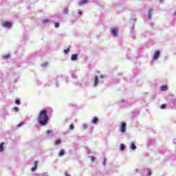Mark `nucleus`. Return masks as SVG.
<instances>
[{
    "label": "nucleus",
    "instance_id": "1",
    "mask_svg": "<svg viewBox=\"0 0 176 176\" xmlns=\"http://www.w3.org/2000/svg\"><path fill=\"white\" fill-rule=\"evenodd\" d=\"M37 122L40 126H46L49 122V116H47V110L43 109L40 111Z\"/></svg>",
    "mask_w": 176,
    "mask_h": 176
},
{
    "label": "nucleus",
    "instance_id": "2",
    "mask_svg": "<svg viewBox=\"0 0 176 176\" xmlns=\"http://www.w3.org/2000/svg\"><path fill=\"white\" fill-rule=\"evenodd\" d=\"M126 122L121 123V125L120 126L121 133H126Z\"/></svg>",
    "mask_w": 176,
    "mask_h": 176
},
{
    "label": "nucleus",
    "instance_id": "3",
    "mask_svg": "<svg viewBox=\"0 0 176 176\" xmlns=\"http://www.w3.org/2000/svg\"><path fill=\"white\" fill-rule=\"evenodd\" d=\"M160 57V51L157 50L155 52L154 55H153V60H157Z\"/></svg>",
    "mask_w": 176,
    "mask_h": 176
},
{
    "label": "nucleus",
    "instance_id": "4",
    "mask_svg": "<svg viewBox=\"0 0 176 176\" xmlns=\"http://www.w3.org/2000/svg\"><path fill=\"white\" fill-rule=\"evenodd\" d=\"M2 26L10 28V27H12V23L9 21H4V22H2Z\"/></svg>",
    "mask_w": 176,
    "mask_h": 176
},
{
    "label": "nucleus",
    "instance_id": "5",
    "mask_svg": "<svg viewBox=\"0 0 176 176\" xmlns=\"http://www.w3.org/2000/svg\"><path fill=\"white\" fill-rule=\"evenodd\" d=\"M71 60L72 61H76L78 60V54L72 55Z\"/></svg>",
    "mask_w": 176,
    "mask_h": 176
},
{
    "label": "nucleus",
    "instance_id": "6",
    "mask_svg": "<svg viewBox=\"0 0 176 176\" xmlns=\"http://www.w3.org/2000/svg\"><path fill=\"white\" fill-rule=\"evenodd\" d=\"M97 85H98V77L97 76H94V87H97Z\"/></svg>",
    "mask_w": 176,
    "mask_h": 176
},
{
    "label": "nucleus",
    "instance_id": "7",
    "mask_svg": "<svg viewBox=\"0 0 176 176\" xmlns=\"http://www.w3.org/2000/svg\"><path fill=\"white\" fill-rule=\"evenodd\" d=\"M111 34L114 36H118V30L117 29H112L111 30Z\"/></svg>",
    "mask_w": 176,
    "mask_h": 176
},
{
    "label": "nucleus",
    "instance_id": "8",
    "mask_svg": "<svg viewBox=\"0 0 176 176\" xmlns=\"http://www.w3.org/2000/svg\"><path fill=\"white\" fill-rule=\"evenodd\" d=\"M168 87H167V85H164L160 87L161 91H166L168 90Z\"/></svg>",
    "mask_w": 176,
    "mask_h": 176
},
{
    "label": "nucleus",
    "instance_id": "9",
    "mask_svg": "<svg viewBox=\"0 0 176 176\" xmlns=\"http://www.w3.org/2000/svg\"><path fill=\"white\" fill-rule=\"evenodd\" d=\"M89 3V0H81L79 2V5L80 6H81V5H85V3Z\"/></svg>",
    "mask_w": 176,
    "mask_h": 176
},
{
    "label": "nucleus",
    "instance_id": "10",
    "mask_svg": "<svg viewBox=\"0 0 176 176\" xmlns=\"http://www.w3.org/2000/svg\"><path fill=\"white\" fill-rule=\"evenodd\" d=\"M64 155H65V152L64 151V149H60L59 151L58 156L61 157V156H64Z\"/></svg>",
    "mask_w": 176,
    "mask_h": 176
},
{
    "label": "nucleus",
    "instance_id": "11",
    "mask_svg": "<svg viewBox=\"0 0 176 176\" xmlns=\"http://www.w3.org/2000/svg\"><path fill=\"white\" fill-rule=\"evenodd\" d=\"M131 149H132L133 151H135V149H137V146H135V144H134V143L131 144Z\"/></svg>",
    "mask_w": 176,
    "mask_h": 176
},
{
    "label": "nucleus",
    "instance_id": "12",
    "mask_svg": "<svg viewBox=\"0 0 176 176\" xmlns=\"http://www.w3.org/2000/svg\"><path fill=\"white\" fill-rule=\"evenodd\" d=\"M3 145H5L4 142L0 144V152H3Z\"/></svg>",
    "mask_w": 176,
    "mask_h": 176
},
{
    "label": "nucleus",
    "instance_id": "13",
    "mask_svg": "<svg viewBox=\"0 0 176 176\" xmlns=\"http://www.w3.org/2000/svg\"><path fill=\"white\" fill-rule=\"evenodd\" d=\"M34 167H33V168H32V171H35V170H36V168H37V167H38V165H37V162H34Z\"/></svg>",
    "mask_w": 176,
    "mask_h": 176
},
{
    "label": "nucleus",
    "instance_id": "14",
    "mask_svg": "<svg viewBox=\"0 0 176 176\" xmlns=\"http://www.w3.org/2000/svg\"><path fill=\"white\" fill-rule=\"evenodd\" d=\"M98 122V118L97 117H94L92 119V123H94L96 124V123H97Z\"/></svg>",
    "mask_w": 176,
    "mask_h": 176
},
{
    "label": "nucleus",
    "instance_id": "15",
    "mask_svg": "<svg viewBox=\"0 0 176 176\" xmlns=\"http://www.w3.org/2000/svg\"><path fill=\"white\" fill-rule=\"evenodd\" d=\"M124 149H126V146H124V144H120V151H124Z\"/></svg>",
    "mask_w": 176,
    "mask_h": 176
},
{
    "label": "nucleus",
    "instance_id": "16",
    "mask_svg": "<svg viewBox=\"0 0 176 176\" xmlns=\"http://www.w3.org/2000/svg\"><path fill=\"white\" fill-rule=\"evenodd\" d=\"M60 144H61V140H57L56 141H55V145H60Z\"/></svg>",
    "mask_w": 176,
    "mask_h": 176
},
{
    "label": "nucleus",
    "instance_id": "17",
    "mask_svg": "<svg viewBox=\"0 0 176 176\" xmlns=\"http://www.w3.org/2000/svg\"><path fill=\"white\" fill-rule=\"evenodd\" d=\"M68 12H69L68 8H65L63 10V13H64L65 14H68Z\"/></svg>",
    "mask_w": 176,
    "mask_h": 176
},
{
    "label": "nucleus",
    "instance_id": "18",
    "mask_svg": "<svg viewBox=\"0 0 176 176\" xmlns=\"http://www.w3.org/2000/svg\"><path fill=\"white\" fill-rule=\"evenodd\" d=\"M146 171L148 176L152 175V171L151 170V169H147Z\"/></svg>",
    "mask_w": 176,
    "mask_h": 176
},
{
    "label": "nucleus",
    "instance_id": "19",
    "mask_svg": "<svg viewBox=\"0 0 176 176\" xmlns=\"http://www.w3.org/2000/svg\"><path fill=\"white\" fill-rule=\"evenodd\" d=\"M69 129L70 130H74V129H75V126L74 125V124H71L69 125Z\"/></svg>",
    "mask_w": 176,
    "mask_h": 176
},
{
    "label": "nucleus",
    "instance_id": "20",
    "mask_svg": "<svg viewBox=\"0 0 176 176\" xmlns=\"http://www.w3.org/2000/svg\"><path fill=\"white\" fill-rule=\"evenodd\" d=\"M69 52V48H67L66 50H64L65 54H67Z\"/></svg>",
    "mask_w": 176,
    "mask_h": 176
},
{
    "label": "nucleus",
    "instance_id": "21",
    "mask_svg": "<svg viewBox=\"0 0 176 176\" xmlns=\"http://www.w3.org/2000/svg\"><path fill=\"white\" fill-rule=\"evenodd\" d=\"M15 104H16V105H20V104H21V102H20V100H16Z\"/></svg>",
    "mask_w": 176,
    "mask_h": 176
},
{
    "label": "nucleus",
    "instance_id": "22",
    "mask_svg": "<svg viewBox=\"0 0 176 176\" xmlns=\"http://www.w3.org/2000/svg\"><path fill=\"white\" fill-rule=\"evenodd\" d=\"M24 124H25V123L24 122H21L17 125V127H21V126H24Z\"/></svg>",
    "mask_w": 176,
    "mask_h": 176
},
{
    "label": "nucleus",
    "instance_id": "23",
    "mask_svg": "<svg viewBox=\"0 0 176 176\" xmlns=\"http://www.w3.org/2000/svg\"><path fill=\"white\" fill-rule=\"evenodd\" d=\"M47 135H50V134H53V131L52 130H48L47 131Z\"/></svg>",
    "mask_w": 176,
    "mask_h": 176
},
{
    "label": "nucleus",
    "instance_id": "24",
    "mask_svg": "<svg viewBox=\"0 0 176 176\" xmlns=\"http://www.w3.org/2000/svg\"><path fill=\"white\" fill-rule=\"evenodd\" d=\"M166 104H163L161 105V109H164L166 108Z\"/></svg>",
    "mask_w": 176,
    "mask_h": 176
},
{
    "label": "nucleus",
    "instance_id": "25",
    "mask_svg": "<svg viewBox=\"0 0 176 176\" xmlns=\"http://www.w3.org/2000/svg\"><path fill=\"white\" fill-rule=\"evenodd\" d=\"M9 57H10L9 55H5L3 56V58H4V60H8V58H9Z\"/></svg>",
    "mask_w": 176,
    "mask_h": 176
},
{
    "label": "nucleus",
    "instance_id": "26",
    "mask_svg": "<svg viewBox=\"0 0 176 176\" xmlns=\"http://www.w3.org/2000/svg\"><path fill=\"white\" fill-rule=\"evenodd\" d=\"M58 27H60V23H55V28H58Z\"/></svg>",
    "mask_w": 176,
    "mask_h": 176
},
{
    "label": "nucleus",
    "instance_id": "27",
    "mask_svg": "<svg viewBox=\"0 0 176 176\" xmlns=\"http://www.w3.org/2000/svg\"><path fill=\"white\" fill-rule=\"evenodd\" d=\"M91 160L94 163V160H96V158L93 156H91Z\"/></svg>",
    "mask_w": 176,
    "mask_h": 176
},
{
    "label": "nucleus",
    "instance_id": "28",
    "mask_svg": "<svg viewBox=\"0 0 176 176\" xmlns=\"http://www.w3.org/2000/svg\"><path fill=\"white\" fill-rule=\"evenodd\" d=\"M14 109L15 112H19V107H14Z\"/></svg>",
    "mask_w": 176,
    "mask_h": 176
},
{
    "label": "nucleus",
    "instance_id": "29",
    "mask_svg": "<svg viewBox=\"0 0 176 176\" xmlns=\"http://www.w3.org/2000/svg\"><path fill=\"white\" fill-rule=\"evenodd\" d=\"M151 16H152V14L151 12H149L148 14V19L151 20Z\"/></svg>",
    "mask_w": 176,
    "mask_h": 176
},
{
    "label": "nucleus",
    "instance_id": "30",
    "mask_svg": "<svg viewBox=\"0 0 176 176\" xmlns=\"http://www.w3.org/2000/svg\"><path fill=\"white\" fill-rule=\"evenodd\" d=\"M107 162V158L104 159V166H105V162Z\"/></svg>",
    "mask_w": 176,
    "mask_h": 176
},
{
    "label": "nucleus",
    "instance_id": "31",
    "mask_svg": "<svg viewBox=\"0 0 176 176\" xmlns=\"http://www.w3.org/2000/svg\"><path fill=\"white\" fill-rule=\"evenodd\" d=\"M87 127V125H82L83 129H86Z\"/></svg>",
    "mask_w": 176,
    "mask_h": 176
},
{
    "label": "nucleus",
    "instance_id": "32",
    "mask_svg": "<svg viewBox=\"0 0 176 176\" xmlns=\"http://www.w3.org/2000/svg\"><path fill=\"white\" fill-rule=\"evenodd\" d=\"M66 176H69V175L67 173H66Z\"/></svg>",
    "mask_w": 176,
    "mask_h": 176
},
{
    "label": "nucleus",
    "instance_id": "33",
    "mask_svg": "<svg viewBox=\"0 0 176 176\" xmlns=\"http://www.w3.org/2000/svg\"><path fill=\"white\" fill-rule=\"evenodd\" d=\"M80 16H82V12H79Z\"/></svg>",
    "mask_w": 176,
    "mask_h": 176
},
{
    "label": "nucleus",
    "instance_id": "34",
    "mask_svg": "<svg viewBox=\"0 0 176 176\" xmlns=\"http://www.w3.org/2000/svg\"><path fill=\"white\" fill-rule=\"evenodd\" d=\"M43 23H47V21H44Z\"/></svg>",
    "mask_w": 176,
    "mask_h": 176
},
{
    "label": "nucleus",
    "instance_id": "35",
    "mask_svg": "<svg viewBox=\"0 0 176 176\" xmlns=\"http://www.w3.org/2000/svg\"><path fill=\"white\" fill-rule=\"evenodd\" d=\"M175 14H176V11L175 12Z\"/></svg>",
    "mask_w": 176,
    "mask_h": 176
}]
</instances>
